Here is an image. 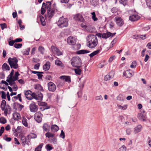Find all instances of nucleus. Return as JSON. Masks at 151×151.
Listing matches in <instances>:
<instances>
[{
	"label": "nucleus",
	"instance_id": "obj_56",
	"mask_svg": "<svg viewBox=\"0 0 151 151\" xmlns=\"http://www.w3.org/2000/svg\"><path fill=\"white\" fill-rule=\"evenodd\" d=\"M95 99L96 100L102 101L103 99V98L101 95H100L98 96H96L95 97Z\"/></svg>",
	"mask_w": 151,
	"mask_h": 151
},
{
	"label": "nucleus",
	"instance_id": "obj_58",
	"mask_svg": "<svg viewBox=\"0 0 151 151\" xmlns=\"http://www.w3.org/2000/svg\"><path fill=\"white\" fill-rule=\"evenodd\" d=\"M127 0H119V1L121 4H122L124 5H126Z\"/></svg>",
	"mask_w": 151,
	"mask_h": 151
},
{
	"label": "nucleus",
	"instance_id": "obj_14",
	"mask_svg": "<svg viewBox=\"0 0 151 151\" xmlns=\"http://www.w3.org/2000/svg\"><path fill=\"white\" fill-rule=\"evenodd\" d=\"M115 20L117 24L119 26H122L124 24L123 19L117 16L115 18Z\"/></svg>",
	"mask_w": 151,
	"mask_h": 151
},
{
	"label": "nucleus",
	"instance_id": "obj_43",
	"mask_svg": "<svg viewBox=\"0 0 151 151\" xmlns=\"http://www.w3.org/2000/svg\"><path fill=\"white\" fill-rule=\"evenodd\" d=\"M45 135L46 137L49 138L50 137L54 136L55 134H54L50 132H47L45 134Z\"/></svg>",
	"mask_w": 151,
	"mask_h": 151
},
{
	"label": "nucleus",
	"instance_id": "obj_19",
	"mask_svg": "<svg viewBox=\"0 0 151 151\" xmlns=\"http://www.w3.org/2000/svg\"><path fill=\"white\" fill-rule=\"evenodd\" d=\"M33 94L32 92L30 91H27L25 92L24 94L27 99H32V96L33 97Z\"/></svg>",
	"mask_w": 151,
	"mask_h": 151
},
{
	"label": "nucleus",
	"instance_id": "obj_20",
	"mask_svg": "<svg viewBox=\"0 0 151 151\" xmlns=\"http://www.w3.org/2000/svg\"><path fill=\"white\" fill-rule=\"evenodd\" d=\"M38 104L39 106H44L43 109L42 110V111H43L45 109H49L50 108V106H47V104L45 102H39L38 103Z\"/></svg>",
	"mask_w": 151,
	"mask_h": 151
},
{
	"label": "nucleus",
	"instance_id": "obj_37",
	"mask_svg": "<svg viewBox=\"0 0 151 151\" xmlns=\"http://www.w3.org/2000/svg\"><path fill=\"white\" fill-rule=\"evenodd\" d=\"M99 0H90V3L93 6H96L99 4Z\"/></svg>",
	"mask_w": 151,
	"mask_h": 151
},
{
	"label": "nucleus",
	"instance_id": "obj_18",
	"mask_svg": "<svg viewBox=\"0 0 151 151\" xmlns=\"http://www.w3.org/2000/svg\"><path fill=\"white\" fill-rule=\"evenodd\" d=\"M140 17L137 15H132L129 17V20L132 21H135L137 20Z\"/></svg>",
	"mask_w": 151,
	"mask_h": 151
},
{
	"label": "nucleus",
	"instance_id": "obj_48",
	"mask_svg": "<svg viewBox=\"0 0 151 151\" xmlns=\"http://www.w3.org/2000/svg\"><path fill=\"white\" fill-rule=\"evenodd\" d=\"M6 122V119L4 117H1L0 118V122L3 124H4Z\"/></svg>",
	"mask_w": 151,
	"mask_h": 151
},
{
	"label": "nucleus",
	"instance_id": "obj_34",
	"mask_svg": "<svg viewBox=\"0 0 151 151\" xmlns=\"http://www.w3.org/2000/svg\"><path fill=\"white\" fill-rule=\"evenodd\" d=\"M100 51V50L98 49L94 51L92 53L89 55L90 58H92L93 57L97 54Z\"/></svg>",
	"mask_w": 151,
	"mask_h": 151
},
{
	"label": "nucleus",
	"instance_id": "obj_26",
	"mask_svg": "<svg viewBox=\"0 0 151 151\" xmlns=\"http://www.w3.org/2000/svg\"><path fill=\"white\" fill-rule=\"evenodd\" d=\"M142 126L140 125H138L134 129V132L135 133H137L140 132L142 129Z\"/></svg>",
	"mask_w": 151,
	"mask_h": 151
},
{
	"label": "nucleus",
	"instance_id": "obj_50",
	"mask_svg": "<svg viewBox=\"0 0 151 151\" xmlns=\"http://www.w3.org/2000/svg\"><path fill=\"white\" fill-rule=\"evenodd\" d=\"M22 46V44L20 43H15L14 45V47L16 48H20Z\"/></svg>",
	"mask_w": 151,
	"mask_h": 151
},
{
	"label": "nucleus",
	"instance_id": "obj_33",
	"mask_svg": "<svg viewBox=\"0 0 151 151\" xmlns=\"http://www.w3.org/2000/svg\"><path fill=\"white\" fill-rule=\"evenodd\" d=\"M77 68L74 69L76 74L78 75H80L81 72V70L80 69L81 67H76Z\"/></svg>",
	"mask_w": 151,
	"mask_h": 151
},
{
	"label": "nucleus",
	"instance_id": "obj_28",
	"mask_svg": "<svg viewBox=\"0 0 151 151\" xmlns=\"http://www.w3.org/2000/svg\"><path fill=\"white\" fill-rule=\"evenodd\" d=\"M46 5L45 3H43L41 9V13L42 14H44L46 12Z\"/></svg>",
	"mask_w": 151,
	"mask_h": 151
},
{
	"label": "nucleus",
	"instance_id": "obj_25",
	"mask_svg": "<svg viewBox=\"0 0 151 151\" xmlns=\"http://www.w3.org/2000/svg\"><path fill=\"white\" fill-rule=\"evenodd\" d=\"M39 18L40 19L41 24L43 26H45L46 25V23L44 17L40 15L39 17Z\"/></svg>",
	"mask_w": 151,
	"mask_h": 151
},
{
	"label": "nucleus",
	"instance_id": "obj_45",
	"mask_svg": "<svg viewBox=\"0 0 151 151\" xmlns=\"http://www.w3.org/2000/svg\"><path fill=\"white\" fill-rule=\"evenodd\" d=\"M91 14L92 15V18L95 21H97L98 19L96 17V15L95 12H93L91 13Z\"/></svg>",
	"mask_w": 151,
	"mask_h": 151
},
{
	"label": "nucleus",
	"instance_id": "obj_59",
	"mask_svg": "<svg viewBox=\"0 0 151 151\" xmlns=\"http://www.w3.org/2000/svg\"><path fill=\"white\" fill-rule=\"evenodd\" d=\"M111 79V78H110V76L108 75V74L105 76L104 78V80L106 81L109 80Z\"/></svg>",
	"mask_w": 151,
	"mask_h": 151
},
{
	"label": "nucleus",
	"instance_id": "obj_57",
	"mask_svg": "<svg viewBox=\"0 0 151 151\" xmlns=\"http://www.w3.org/2000/svg\"><path fill=\"white\" fill-rule=\"evenodd\" d=\"M136 61H133L132 62L130 67L131 68H134L136 66Z\"/></svg>",
	"mask_w": 151,
	"mask_h": 151
},
{
	"label": "nucleus",
	"instance_id": "obj_38",
	"mask_svg": "<svg viewBox=\"0 0 151 151\" xmlns=\"http://www.w3.org/2000/svg\"><path fill=\"white\" fill-rule=\"evenodd\" d=\"M44 144L43 143L40 144L35 148V151H41V149Z\"/></svg>",
	"mask_w": 151,
	"mask_h": 151
},
{
	"label": "nucleus",
	"instance_id": "obj_27",
	"mask_svg": "<svg viewBox=\"0 0 151 151\" xmlns=\"http://www.w3.org/2000/svg\"><path fill=\"white\" fill-rule=\"evenodd\" d=\"M2 68L3 70H10V68L9 66L6 63H4L2 65Z\"/></svg>",
	"mask_w": 151,
	"mask_h": 151
},
{
	"label": "nucleus",
	"instance_id": "obj_52",
	"mask_svg": "<svg viewBox=\"0 0 151 151\" xmlns=\"http://www.w3.org/2000/svg\"><path fill=\"white\" fill-rule=\"evenodd\" d=\"M34 88L35 89L40 90L42 88L40 84H37L35 86Z\"/></svg>",
	"mask_w": 151,
	"mask_h": 151
},
{
	"label": "nucleus",
	"instance_id": "obj_22",
	"mask_svg": "<svg viewBox=\"0 0 151 151\" xmlns=\"http://www.w3.org/2000/svg\"><path fill=\"white\" fill-rule=\"evenodd\" d=\"M59 129L58 127L55 124H52L51 127V131L55 132H57Z\"/></svg>",
	"mask_w": 151,
	"mask_h": 151
},
{
	"label": "nucleus",
	"instance_id": "obj_15",
	"mask_svg": "<svg viewBox=\"0 0 151 151\" xmlns=\"http://www.w3.org/2000/svg\"><path fill=\"white\" fill-rule=\"evenodd\" d=\"M133 75L131 70H129L125 71L123 73V76L126 78H129L132 76Z\"/></svg>",
	"mask_w": 151,
	"mask_h": 151
},
{
	"label": "nucleus",
	"instance_id": "obj_31",
	"mask_svg": "<svg viewBox=\"0 0 151 151\" xmlns=\"http://www.w3.org/2000/svg\"><path fill=\"white\" fill-rule=\"evenodd\" d=\"M6 101L3 100L2 101L1 107L2 111H3L5 110V108L6 106Z\"/></svg>",
	"mask_w": 151,
	"mask_h": 151
},
{
	"label": "nucleus",
	"instance_id": "obj_29",
	"mask_svg": "<svg viewBox=\"0 0 151 151\" xmlns=\"http://www.w3.org/2000/svg\"><path fill=\"white\" fill-rule=\"evenodd\" d=\"M90 52V51L89 50H82L78 51L77 52V54H84L85 53H88Z\"/></svg>",
	"mask_w": 151,
	"mask_h": 151
},
{
	"label": "nucleus",
	"instance_id": "obj_4",
	"mask_svg": "<svg viewBox=\"0 0 151 151\" xmlns=\"http://www.w3.org/2000/svg\"><path fill=\"white\" fill-rule=\"evenodd\" d=\"M68 19L62 17L59 18L58 22V25L61 28L67 27L68 25Z\"/></svg>",
	"mask_w": 151,
	"mask_h": 151
},
{
	"label": "nucleus",
	"instance_id": "obj_42",
	"mask_svg": "<svg viewBox=\"0 0 151 151\" xmlns=\"http://www.w3.org/2000/svg\"><path fill=\"white\" fill-rule=\"evenodd\" d=\"M72 145L71 143L69 142L66 149L67 151H71L72 149Z\"/></svg>",
	"mask_w": 151,
	"mask_h": 151
},
{
	"label": "nucleus",
	"instance_id": "obj_23",
	"mask_svg": "<svg viewBox=\"0 0 151 151\" xmlns=\"http://www.w3.org/2000/svg\"><path fill=\"white\" fill-rule=\"evenodd\" d=\"M50 63L49 62H47L43 66V69L45 71L48 70L50 68Z\"/></svg>",
	"mask_w": 151,
	"mask_h": 151
},
{
	"label": "nucleus",
	"instance_id": "obj_8",
	"mask_svg": "<svg viewBox=\"0 0 151 151\" xmlns=\"http://www.w3.org/2000/svg\"><path fill=\"white\" fill-rule=\"evenodd\" d=\"M51 48L52 51L56 55L60 56L63 55V53L60 51L59 49L55 46H52Z\"/></svg>",
	"mask_w": 151,
	"mask_h": 151
},
{
	"label": "nucleus",
	"instance_id": "obj_32",
	"mask_svg": "<svg viewBox=\"0 0 151 151\" xmlns=\"http://www.w3.org/2000/svg\"><path fill=\"white\" fill-rule=\"evenodd\" d=\"M37 135L34 133H31L27 136V138L29 140L31 139L35 138L37 137Z\"/></svg>",
	"mask_w": 151,
	"mask_h": 151
},
{
	"label": "nucleus",
	"instance_id": "obj_13",
	"mask_svg": "<svg viewBox=\"0 0 151 151\" xmlns=\"http://www.w3.org/2000/svg\"><path fill=\"white\" fill-rule=\"evenodd\" d=\"M33 97L36 100H41L43 98V95L40 92H39L36 94L33 93Z\"/></svg>",
	"mask_w": 151,
	"mask_h": 151
},
{
	"label": "nucleus",
	"instance_id": "obj_9",
	"mask_svg": "<svg viewBox=\"0 0 151 151\" xmlns=\"http://www.w3.org/2000/svg\"><path fill=\"white\" fill-rule=\"evenodd\" d=\"M29 109L30 111L32 112H35L38 109V106L34 102H33L30 104Z\"/></svg>",
	"mask_w": 151,
	"mask_h": 151
},
{
	"label": "nucleus",
	"instance_id": "obj_46",
	"mask_svg": "<svg viewBox=\"0 0 151 151\" xmlns=\"http://www.w3.org/2000/svg\"><path fill=\"white\" fill-rule=\"evenodd\" d=\"M20 75L18 72H16L15 73L14 76L13 77L14 79L15 80H17L18 79V76Z\"/></svg>",
	"mask_w": 151,
	"mask_h": 151
},
{
	"label": "nucleus",
	"instance_id": "obj_24",
	"mask_svg": "<svg viewBox=\"0 0 151 151\" xmlns=\"http://www.w3.org/2000/svg\"><path fill=\"white\" fill-rule=\"evenodd\" d=\"M13 116L14 119L15 120H18L20 118V114L17 112L14 113L13 114Z\"/></svg>",
	"mask_w": 151,
	"mask_h": 151
},
{
	"label": "nucleus",
	"instance_id": "obj_21",
	"mask_svg": "<svg viewBox=\"0 0 151 151\" xmlns=\"http://www.w3.org/2000/svg\"><path fill=\"white\" fill-rule=\"evenodd\" d=\"M60 78L62 80H64L65 81L69 83L71 82L70 77L69 76H60Z\"/></svg>",
	"mask_w": 151,
	"mask_h": 151
},
{
	"label": "nucleus",
	"instance_id": "obj_12",
	"mask_svg": "<svg viewBox=\"0 0 151 151\" xmlns=\"http://www.w3.org/2000/svg\"><path fill=\"white\" fill-rule=\"evenodd\" d=\"M67 43L70 45H75L76 43L75 38L71 36L69 37L67 39Z\"/></svg>",
	"mask_w": 151,
	"mask_h": 151
},
{
	"label": "nucleus",
	"instance_id": "obj_30",
	"mask_svg": "<svg viewBox=\"0 0 151 151\" xmlns=\"http://www.w3.org/2000/svg\"><path fill=\"white\" fill-rule=\"evenodd\" d=\"M55 64L57 66H59L63 68H64V65L63 64L60 60H55Z\"/></svg>",
	"mask_w": 151,
	"mask_h": 151
},
{
	"label": "nucleus",
	"instance_id": "obj_55",
	"mask_svg": "<svg viewBox=\"0 0 151 151\" xmlns=\"http://www.w3.org/2000/svg\"><path fill=\"white\" fill-rule=\"evenodd\" d=\"M0 26L2 30H3L4 29H5L7 28L6 24L5 23L1 24H0Z\"/></svg>",
	"mask_w": 151,
	"mask_h": 151
},
{
	"label": "nucleus",
	"instance_id": "obj_1",
	"mask_svg": "<svg viewBox=\"0 0 151 151\" xmlns=\"http://www.w3.org/2000/svg\"><path fill=\"white\" fill-rule=\"evenodd\" d=\"M88 41L87 44L88 47L91 48H94L98 44L97 37L94 35H91L88 37Z\"/></svg>",
	"mask_w": 151,
	"mask_h": 151
},
{
	"label": "nucleus",
	"instance_id": "obj_62",
	"mask_svg": "<svg viewBox=\"0 0 151 151\" xmlns=\"http://www.w3.org/2000/svg\"><path fill=\"white\" fill-rule=\"evenodd\" d=\"M60 137L64 139L65 138V133L63 130L61 131V133L60 135Z\"/></svg>",
	"mask_w": 151,
	"mask_h": 151
},
{
	"label": "nucleus",
	"instance_id": "obj_2",
	"mask_svg": "<svg viewBox=\"0 0 151 151\" xmlns=\"http://www.w3.org/2000/svg\"><path fill=\"white\" fill-rule=\"evenodd\" d=\"M70 61L71 64L73 67H81L79 65L81 64V60L78 56L76 55L72 57Z\"/></svg>",
	"mask_w": 151,
	"mask_h": 151
},
{
	"label": "nucleus",
	"instance_id": "obj_54",
	"mask_svg": "<svg viewBox=\"0 0 151 151\" xmlns=\"http://www.w3.org/2000/svg\"><path fill=\"white\" fill-rule=\"evenodd\" d=\"M45 148L47 149V151H50L52 149V147L50 146L49 144H47L45 146Z\"/></svg>",
	"mask_w": 151,
	"mask_h": 151
},
{
	"label": "nucleus",
	"instance_id": "obj_63",
	"mask_svg": "<svg viewBox=\"0 0 151 151\" xmlns=\"http://www.w3.org/2000/svg\"><path fill=\"white\" fill-rule=\"evenodd\" d=\"M40 65V63H37L35 64L34 66V68L35 69L38 70L39 69V67Z\"/></svg>",
	"mask_w": 151,
	"mask_h": 151
},
{
	"label": "nucleus",
	"instance_id": "obj_17",
	"mask_svg": "<svg viewBox=\"0 0 151 151\" xmlns=\"http://www.w3.org/2000/svg\"><path fill=\"white\" fill-rule=\"evenodd\" d=\"M115 34V33L112 34L109 32H107L106 33H103V38L106 39L109 37H112Z\"/></svg>",
	"mask_w": 151,
	"mask_h": 151
},
{
	"label": "nucleus",
	"instance_id": "obj_3",
	"mask_svg": "<svg viewBox=\"0 0 151 151\" xmlns=\"http://www.w3.org/2000/svg\"><path fill=\"white\" fill-rule=\"evenodd\" d=\"M8 62L11 68L16 69L18 68V60L16 57H14L13 58H9L8 60Z\"/></svg>",
	"mask_w": 151,
	"mask_h": 151
},
{
	"label": "nucleus",
	"instance_id": "obj_7",
	"mask_svg": "<svg viewBox=\"0 0 151 151\" xmlns=\"http://www.w3.org/2000/svg\"><path fill=\"white\" fill-rule=\"evenodd\" d=\"M47 10V14H45V17H48L51 19L55 13V10L53 9H50Z\"/></svg>",
	"mask_w": 151,
	"mask_h": 151
},
{
	"label": "nucleus",
	"instance_id": "obj_35",
	"mask_svg": "<svg viewBox=\"0 0 151 151\" xmlns=\"http://www.w3.org/2000/svg\"><path fill=\"white\" fill-rule=\"evenodd\" d=\"M27 120L25 117H23L22 119V123L24 126L27 127L28 126V123L27 122Z\"/></svg>",
	"mask_w": 151,
	"mask_h": 151
},
{
	"label": "nucleus",
	"instance_id": "obj_39",
	"mask_svg": "<svg viewBox=\"0 0 151 151\" xmlns=\"http://www.w3.org/2000/svg\"><path fill=\"white\" fill-rule=\"evenodd\" d=\"M6 81L9 83V85H11L12 82H14L15 80L14 79L13 76H9V79H7Z\"/></svg>",
	"mask_w": 151,
	"mask_h": 151
},
{
	"label": "nucleus",
	"instance_id": "obj_41",
	"mask_svg": "<svg viewBox=\"0 0 151 151\" xmlns=\"http://www.w3.org/2000/svg\"><path fill=\"white\" fill-rule=\"evenodd\" d=\"M57 139L56 137L51 138L49 139V141L54 144L57 143Z\"/></svg>",
	"mask_w": 151,
	"mask_h": 151
},
{
	"label": "nucleus",
	"instance_id": "obj_6",
	"mask_svg": "<svg viewBox=\"0 0 151 151\" xmlns=\"http://www.w3.org/2000/svg\"><path fill=\"white\" fill-rule=\"evenodd\" d=\"M42 115L41 114L40 112L38 111L35 113L34 118L37 122L40 123L42 121Z\"/></svg>",
	"mask_w": 151,
	"mask_h": 151
},
{
	"label": "nucleus",
	"instance_id": "obj_16",
	"mask_svg": "<svg viewBox=\"0 0 151 151\" xmlns=\"http://www.w3.org/2000/svg\"><path fill=\"white\" fill-rule=\"evenodd\" d=\"M74 19L76 21L81 22H83V18L82 15L80 14H78L75 15L74 17Z\"/></svg>",
	"mask_w": 151,
	"mask_h": 151
},
{
	"label": "nucleus",
	"instance_id": "obj_10",
	"mask_svg": "<svg viewBox=\"0 0 151 151\" xmlns=\"http://www.w3.org/2000/svg\"><path fill=\"white\" fill-rule=\"evenodd\" d=\"M137 116L138 118L140 120L145 121L146 118V113L143 110L141 111V113L138 114Z\"/></svg>",
	"mask_w": 151,
	"mask_h": 151
},
{
	"label": "nucleus",
	"instance_id": "obj_61",
	"mask_svg": "<svg viewBox=\"0 0 151 151\" xmlns=\"http://www.w3.org/2000/svg\"><path fill=\"white\" fill-rule=\"evenodd\" d=\"M1 93L2 94L1 95V98L2 99H6V93H5L4 91H2L1 92Z\"/></svg>",
	"mask_w": 151,
	"mask_h": 151
},
{
	"label": "nucleus",
	"instance_id": "obj_64",
	"mask_svg": "<svg viewBox=\"0 0 151 151\" xmlns=\"http://www.w3.org/2000/svg\"><path fill=\"white\" fill-rule=\"evenodd\" d=\"M117 10L118 9L116 7H113L111 9V11L112 13H115L117 12Z\"/></svg>",
	"mask_w": 151,
	"mask_h": 151
},
{
	"label": "nucleus",
	"instance_id": "obj_40",
	"mask_svg": "<svg viewBox=\"0 0 151 151\" xmlns=\"http://www.w3.org/2000/svg\"><path fill=\"white\" fill-rule=\"evenodd\" d=\"M38 50L40 53L43 55L45 52V48L42 46H40L38 47Z\"/></svg>",
	"mask_w": 151,
	"mask_h": 151
},
{
	"label": "nucleus",
	"instance_id": "obj_36",
	"mask_svg": "<svg viewBox=\"0 0 151 151\" xmlns=\"http://www.w3.org/2000/svg\"><path fill=\"white\" fill-rule=\"evenodd\" d=\"M15 105L17 106L19 110L21 111L22 108L24 107V106L22 104H19L18 103H14Z\"/></svg>",
	"mask_w": 151,
	"mask_h": 151
},
{
	"label": "nucleus",
	"instance_id": "obj_53",
	"mask_svg": "<svg viewBox=\"0 0 151 151\" xmlns=\"http://www.w3.org/2000/svg\"><path fill=\"white\" fill-rule=\"evenodd\" d=\"M114 74L115 73L114 71L113 70H111L108 74V75L109 76L110 78H112L114 77Z\"/></svg>",
	"mask_w": 151,
	"mask_h": 151
},
{
	"label": "nucleus",
	"instance_id": "obj_5",
	"mask_svg": "<svg viewBox=\"0 0 151 151\" xmlns=\"http://www.w3.org/2000/svg\"><path fill=\"white\" fill-rule=\"evenodd\" d=\"M21 142L23 146H24L27 144L28 145L30 144L29 140H28V139H27L26 137L24 135H22L20 137Z\"/></svg>",
	"mask_w": 151,
	"mask_h": 151
},
{
	"label": "nucleus",
	"instance_id": "obj_60",
	"mask_svg": "<svg viewBox=\"0 0 151 151\" xmlns=\"http://www.w3.org/2000/svg\"><path fill=\"white\" fill-rule=\"evenodd\" d=\"M127 105H125L124 106H122L121 105H119V107L120 108L122 109L123 110H126L127 109Z\"/></svg>",
	"mask_w": 151,
	"mask_h": 151
},
{
	"label": "nucleus",
	"instance_id": "obj_44",
	"mask_svg": "<svg viewBox=\"0 0 151 151\" xmlns=\"http://www.w3.org/2000/svg\"><path fill=\"white\" fill-rule=\"evenodd\" d=\"M49 127L48 124H44L43 126V128L44 130L45 131H49V130H48V128Z\"/></svg>",
	"mask_w": 151,
	"mask_h": 151
},
{
	"label": "nucleus",
	"instance_id": "obj_49",
	"mask_svg": "<svg viewBox=\"0 0 151 151\" xmlns=\"http://www.w3.org/2000/svg\"><path fill=\"white\" fill-rule=\"evenodd\" d=\"M30 51V48L28 47L23 52L24 55H28L29 54V52Z\"/></svg>",
	"mask_w": 151,
	"mask_h": 151
},
{
	"label": "nucleus",
	"instance_id": "obj_11",
	"mask_svg": "<svg viewBox=\"0 0 151 151\" xmlns=\"http://www.w3.org/2000/svg\"><path fill=\"white\" fill-rule=\"evenodd\" d=\"M48 90L50 91L54 92L56 88L55 84L52 82H50L47 83Z\"/></svg>",
	"mask_w": 151,
	"mask_h": 151
},
{
	"label": "nucleus",
	"instance_id": "obj_47",
	"mask_svg": "<svg viewBox=\"0 0 151 151\" xmlns=\"http://www.w3.org/2000/svg\"><path fill=\"white\" fill-rule=\"evenodd\" d=\"M51 3L50 1H47L46 2V9H52L51 8Z\"/></svg>",
	"mask_w": 151,
	"mask_h": 151
},
{
	"label": "nucleus",
	"instance_id": "obj_51",
	"mask_svg": "<svg viewBox=\"0 0 151 151\" xmlns=\"http://www.w3.org/2000/svg\"><path fill=\"white\" fill-rule=\"evenodd\" d=\"M146 2L147 5L151 9V0H146Z\"/></svg>",
	"mask_w": 151,
	"mask_h": 151
}]
</instances>
